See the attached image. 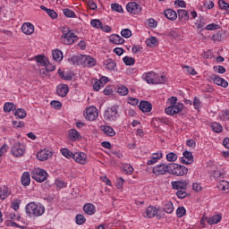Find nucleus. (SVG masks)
<instances>
[{
	"instance_id": "nucleus-36",
	"label": "nucleus",
	"mask_w": 229,
	"mask_h": 229,
	"mask_svg": "<svg viewBox=\"0 0 229 229\" xmlns=\"http://www.w3.org/2000/svg\"><path fill=\"white\" fill-rule=\"evenodd\" d=\"M15 109H16L15 104L12 102H7L4 106V112H6V113H10L12 112V110H15Z\"/></svg>"
},
{
	"instance_id": "nucleus-48",
	"label": "nucleus",
	"mask_w": 229,
	"mask_h": 229,
	"mask_svg": "<svg viewBox=\"0 0 229 229\" xmlns=\"http://www.w3.org/2000/svg\"><path fill=\"white\" fill-rule=\"evenodd\" d=\"M176 196L179 198V199H185L189 194L185 190H177Z\"/></svg>"
},
{
	"instance_id": "nucleus-1",
	"label": "nucleus",
	"mask_w": 229,
	"mask_h": 229,
	"mask_svg": "<svg viewBox=\"0 0 229 229\" xmlns=\"http://www.w3.org/2000/svg\"><path fill=\"white\" fill-rule=\"evenodd\" d=\"M62 40H64V44H65L66 46H71L72 44H74L76 42V40H78V36H76L74 34V32H72V30H71V29H69L68 27H63L62 29Z\"/></svg>"
},
{
	"instance_id": "nucleus-38",
	"label": "nucleus",
	"mask_w": 229,
	"mask_h": 229,
	"mask_svg": "<svg viewBox=\"0 0 229 229\" xmlns=\"http://www.w3.org/2000/svg\"><path fill=\"white\" fill-rule=\"evenodd\" d=\"M123 62L125 65L130 66V65H135V58L130 57L128 55L124 56L123 58Z\"/></svg>"
},
{
	"instance_id": "nucleus-3",
	"label": "nucleus",
	"mask_w": 229,
	"mask_h": 229,
	"mask_svg": "<svg viewBox=\"0 0 229 229\" xmlns=\"http://www.w3.org/2000/svg\"><path fill=\"white\" fill-rule=\"evenodd\" d=\"M169 167L170 174H174V176H185L189 173V168L176 163H170Z\"/></svg>"
},
{
	"instance_id": "nucleus-58",
	"label": "nucleus",
	"mask_w": 229,
	"mask_h": 229,
	"mask_svg": "<svg viewBox=\"0 0 229 229\" xmlns=\"http://www.w3.org/2000/svg\"><path fill=\"white\" fill-rule=\"evenodd\" d=\"M213 69L215 72H218V74H225L226 72V68L221 65L214 66Z\"/></svg>"
},
{
	"instance_id": "nucleus-59",
	"label": "nucleus",
	"mask_w": 229,
	"mask_h": 229,
	"mask_svg": "<svg viewBox=\"0 0 229 229\" xmlns=\"http://www.w3.org/2000/svg\"><path fill=\"white\" fill-rule=\"evenodd\" d=\"M121 35L122 37H123L124 38H130V37H131V30L130 29H123L121 31Z\"/></svg>"
},
{
	"instance_id": "nucleus-28",
	"label": "nucleus",
	"mask_w": 229,
	"mask_h": 229,
	"mask_svg": "<svg viewBox=\"0 0 229 229\" xmlns=\"http://www.w3.org/2000/svg\"><path fill=\"white\" fill-rule=\"evenodd\" d=\"M163 155L162 152L154 153L151 159L147 162L148 165H153L157 164L160 158H162Z\"/></svg>"
},
{
	"instance_id": "nucleus-49",
	"label": "nucleus",
	"mask_w": 229,
	"mask_h": 229,
	"mask_svg": "<svg viewBox=\"0 0 229 229\" xmlns=\"http://www.w3.org/2000/svg\"><path fill=\"white\" fill-rule=\"evenodd\" d=\"M102 87H105V84L101 82V81L97 80L96 82L93 84V90H95L96 92H99Z\"/></svg>"
},
{
	"instance_id": "nucleus-21",
	"label": "nucleus",
	"mask_w": 229,
	"mask_h": 229,
	"mask_svg": "<svg viewBox=\"0 0 229 229\" xmlns=\"http://www.w3.org/2000/svg\"><path fill=\"white\" fill-rule=\"evenodd\" d=\"M21 185H23V187H28L30 183H31V178L30 175V172H24L21 175Z\"/></svg>"
},
{
	"instance_id": "nucleus-29",
	"label": "nucleus",
	"mask_w": 229,
	"mask_h": 229,
	"mask_svg": "<svg viewBox=\"0 0 229 229\" xmlns=\"http://www.w3.org/2000/svg\"><path fill=\"white\" fill-rule=\"evenodd\" d=\"M40 9L43 10L44 12H46L47 13V15H49V17H51V19L58 18V13H56V12H55V10L47 9V7H46L44 5H40Z\"/></svg>"
},
{
	"instance_id": "nucleus-42",
	"label": "nucleus",
	"mask_w": 229,
	"mask_h": 229,
	"mask_svg": "<svg viewBox=\"0 0 229 229\" xmlns=\"http://www.w3.org/2000/svg\"><path fill=\"white\" fill-rule=\"evenodd\" d=\"M63 13L64 15H65V17H68L69 19H74V17H76V13H74V11L71 9H64Z\"/></svg>"
},
{
	"instance_id": "nucleus-11",
	"label": "nucleus",
	"mask_w": 229,
	"mask_h": 229,
	"mask_svg": "<svg viewBox=\"0 0 229 229\" xmlns=\"http://www.w3.org/2000/svg\"><path fill=\"white\" fill-rule=\"evenodd\" d=\"M98 115H99V113H98L96 107H89L86 110L87 121H96L98 119Z\"/></svg>"
},
{
	"instance_id": "nucleus-2",
	"label": "nucleus",
	"mask_w": 229,
	"mask_h": 229,
	"mask_svg": "<svg viewBox=\"0 0 229 229\" xmlns=\"http://www.w3.org/2000/svg\"><path fill=\"white\" fill-rule=\"evenodd\" d=\"M26 212L27 214H32L36 217H38L39 216H42L44 212H46V208L42 205H37L35 202H30L26 206Z\"/></svg>"
},
{
	"instance_id": "nucleus-52",
	"label": "nucleus",
	"mask_w": 229,
	"mask_h": 229,
	"mask_svg": "<svg viewBox=\"0 0 229 229\" xmlns=\"http://www.w3.org/2000/svg\"><path fill=\"white\" fill-rule=\"evenodd\" d=\"M187 214V210L184 207H179L176 210L177 217H183Z\"/></svg>"
},
{
	"instance_id": "nucleus-8",
	"label": "nucleus",
	"mask_w": 229,
	"mask_h": 229,
	"mask_svg": "<svg viewBox=\"0 0 229 229\" xmlns=\"http://www.w3.org/2000/svg\"><path fill=\"white\" fill-rule=\"evenodd\" d=\"M183 104L179 103L178 105L170 106L165 108V112L167 114V115H175V114H180V112L183 110Z\"/></svg>"
},
{
	"instance_id": "nucleus-53",
	"label": "nucleus",
	"mask_w": 229,
	"mask_h": 229,
	"mask_svg": "<svg viewBox=\"0 0 229 229\" xmlns=\"http://www.w3.org/2000/svg\"><path fill=\"white\" fill-rule=\"evenodd\" d=\"M214 42H221L223 40V31H218L216 34L212 36Z\"/></svg>"
},
{
	"instance_id": "nucleus-63",
	"label": "nucleus",
	"mask_w": 229,
	"mask_h": 229,
	"mask_svg": "<svg viewBox=\"0 0 229 229\" xmlns=\"http://www.w3.org/2000/svg\"><path fill=\"white\" fill-rule=\"evenodd\" d=\"M20 206H21V199H14V201L12 202V208H13V210H18Z\"/></svg>"
},
{
	"instance_id": "nucleus-10",
	"label": "nucleus",
	"mask_w": 229,
	"mask_h": 229,
	"mask_svg": "<svg viewBox=\"0 0 229 229\" xmlns=\"http://www.w3.org/2000/svg\"><path fill=\"white\" fill-rule=\"evenodd\" d=\"M172 188L174 191H187V187H189V181H174L171 182Z\"/></svg>"
},
{
	"instance_id": "nucleus-62",
	"label": "nucleus",
	"mask_w": 229,
	"mask_h": 229,
	"mask_svg": "<svg viewBox=\"0 0 229 229\" xmlns=\"http://www.w3.org/2000/svg\"><path fill=\"white\" fill-rule=\"evenodd\" d=\"M221 121H229V109H225L220 115Z\"/></svg>"
},
{
	"instance_id": "nucleus-45",
	"label": "nucleus",
	"mask_w": 229,
	"mask_h": 229,
	"mask_svg": "<svg viewBox=\"0 0 229 229\" xmlns=\"http://www.w3.org/2000/svg\"><path fill=\"white\" fill-rule=\"evenodd\" d=\"M167 162H176L178 160V155L174 152H170L166 155Z\"/></svg>"
},
{
	"instance_id": "nucleus-13",
	"label": "nucleus",
	"mask_w": 229,
	"mask_h": 229,
	"mask_svg": "<svg viewBox=\"0 0 229 229\" xmlns=\"http://www.w3.org/2000/svg\"><path fill=\"white\" fill-rule=\"evenodd\" d=\"M12 153L13 157H22L24 155V149H22V145L20 142L14 143L12 147Z\"/></svg>"
},
{
	"instance_id": "nucleus-14",
	"label": "nucleus",
	"mask_w": 229,
	"mask_h": 229,
	"mask_svg": "<svg viewBox=\"0 0 229 229\" xmlns=\"http://www.w3.org/2000/svg\"><path fill=\"white\" fill-rule=\"evenodd\" d=\"M69 93V86L67 84H59L56 87V94L60 96V98H65Z\"/></svg>"
},
{
	"instance_id": "nucleus-60",
	"label": "nucleus",
	"mask_w": 229,
	"mask_h": 229,
	"mask_svg": "<svg viewBox=\"0 0 229 229\" xmlns=\"http://www.w3.org/2000/svg\"><path fill=\"white\" fill-rule=\"evenodd\" d=\"M43 67L46 68L47 72H53V71H55V69H56V67L55 65H53L49 63V60H47V62L46 63V64Z\"/></svg>"
},
{
	"instance_id": "nucleus-25",
	"label": "nucleus",
	"mask_w": 229,
	"mask_h": 229,
	"mask_svg": "<svg viewBox=\"0 0 229 229\" xmlns=\"http://www.w3.org/2000/svg\"><path fill=\"white\" fill-rule=\"evenodd\" d=\"M109 41L112 42V44H116V45L124 44V38H123L121 36L117 34H112L109 37Z\"/></svg>"
},
{
	"instance_id": "nucleus-61",
	"label": "nucleus",
	"mask_w": 229,
	"mask_h": 229,
	"mask_svg": "<svg viewBox=\"0 0 229 229\" xmlns=\"http://www.w3.org/2000/svg\"><path fill=\"white\" fill-rule=\"evenodd\" d=\"M51 106H53L55 110H60L62 108V102L58 100H53L50 103Z\"/></svg>"
},
{
	"instance_id": "nucleus-24",
	"label": "nucleus",
	"mask_w": 229,
	"mask_h": 229,
	"mask_svg": "<svg viewBox=\"0 0 229 229\" xmlns=\"http://www.w3.org/2000/svg\"><path fill=\"white\" fill-rule=\"evenodd\" d=\"M158 210H160V208L157 209L156 207L148 206L146 210L147 217L152 219V217H155V216L158 214Z\"/></svg>"
},
{
	"instance_id": "nucleus-16",
	"label": "nucleus",
	"mask_w": 229,
	"mask_h": 229,
	"mask_svg": "<svg viewBox=\"0 0 229 229\" xmlns=\"http://www.w3.org/2000/svg\"><path fill=\"white\" fill-rule=\"evenodd\" d=\"M21 31L25 35H33L35 32V26L30 22H26L21 26Z\"/></svg>"
},
{
	"instance_id": "nucleus-4",
	"label": "nucleus",
	"mask_w": 229,
	"mask_h": 229,
	"mask_svg": "<svg viewBox=\"0 0 229 229\" xmlns=\"http://www.w3.org/2000/svg\"><path fill=\"white\" fill-rule=\"evenodd\" d=\"M118 108H119V106L117 105L112 106L111 107H107V109L104 112L105 121H109V122L117 121V118L119 117L118 111H117Z\"/></svg>"
},
{
	"instance_id": "nucleus-46",
	"label": "nucleus",
	"mask_w": 229,
	"mask_h": 229,
	"mask_svg": "<svg viewBox=\"0 0 229 229\" xmlns=\"http://www.w3.org/2000/svg\"><path fill=\"white\" fill-rule=\"evenodd\" d=\"M165 75L156 76L154 79V84H164L165 83Z\"/></svg>"
},
{
	"instance_id": "nucleus-33",
	"label": "nucleus",
	"mask_w": 229,
	"mask_h": 229,
	"mask_svg": "<svg viewBox=\"0 0 229 229\" xmlns=\"http://www.w3.org/2000/svg\"><path fill=\"white\" fill-rule=\"evenodd\" d=\"M163 212H165V214H173V212H174V206H173V202H167L165 204Z\"/></svg>"
},
{
	"instance_id": "nucleus-19",
	"label": "nucleus",
	"mask_w": 229,
	"mask_h": 229,
	"mask_svg": "<svg viewBox=\"0 0 229 229\" xmlns=\"http://www.w3.org/2000/svg\"><path fill=\"white\" fill-rule=\"evenodd\" d=\"M164 15L169 21H176L178 19V13L173 9H166L164 11Z\"/></svg>"
},
{
	"instance_id": "nucleus-44",
	"label": "nucleus",
	"mask_w": 229,
	"mask_h": 229,
	"mask_svg": "<svg viewBox=\"0 0 229 229\" xmlns=\"http://www.w3.org/2000/svg\"><path fill=\"white\" fill-rule=\"evenodd\" d=\"M157 42H158V40L157 39L156 37L153 36L146 40L147 46H148L149 47L157 46Z\"/></svg>"
},
{
	"instance_id": "nucleus-54",
	"label": "nucleus",
	"mask_w": 229,
	"mask_h": 229,
	"mask_svg": "<svg viewBox=\"0 0 229 229\" xmlns=\"http://www.w3.org/2000/svg\"><path fill=\"white\" fill-rule=\"evenodd\" d=\"M111 8L114 12H117L118 13H123L124 11L123 10V6L119 4H112Z\"/></svg>"
},
{
	"instance_id": "nucleus-50",
	"label": "nucleus",
	"mask_w": 229,
	"mask_h": 229,
	"mask_svg": "<svg viewBox=\"0 0 229 229\" xmlns=\"http://www.w3.org/2000/svg\"><path fill=\"white\" fill-rule=\"evenodd\" d=\"M218 189H220V191H226L229 192V182L226 181H222L218 185Z\"/></svg>"
},
{
	"instance_id": "nucleus-7",
	"label": "nucleus",
	"mask_w": 229,
	"mask_h": 229,
	"mask_svg": "<svg viewBox=\"0 0 229 229\" xmlns=\"http://www.w3.org/2000/svg\"><path fill=\"white\" fill-rule=\"evenodd\" d=\"M171 172V167L169 166V164L165 165V164L162 163L160 165H156L152 173L156 174V176H160V174H165V173Z\"/></svg>"
},
{
	"instance_id": "nucleus-17",
	"label": "nucleus",
	"mask_w": 229,
	"mask_h": 229,
	"mask_svg": "<svg viewBox=\"0 0 229 229\" xmlns=\"http://www.w3.org/2000/svg\"><path fill=\"white\" fill-rule=\"evenodd\" d=\"M139 108L141 110V112L147 113L153 110V105L149 101L141 100L140 102Z\"/></svg>"
},
{
	"instance_id": "nucleus-22",
	"label": "nucleus",
	"mask_w": 229,
	"mask_h": 229,
	"mask_svg": "<svg viewBox=\"0 0 229 229\" xmlns=\"http://www.w3.org/2000/svg\"><path fill=\"white\" fill-rule=\"evenodd\" d=\"M69 62L72 64V65H82L83 64V55H72Z\"/></svg>"
},
{
	"instance_id": "nucleus-39",
	"label": "nucleus",
	"mask_w": 229,
	"mask_h": 229,
	"mask_svg": "<svg viewBox=\"0 0 229 229\" xmlns=\"http://www.w3.org/2000/svg\"><path fill=\"white\" fill-rule=\"evenodd\" d=\"M57 74H59V78H61L62 80H64L65 81H71V80H72V75L71 74L64 75L62 69H59L57 71Z\"/></svg>"
},
{
	"instance_id": "nucleus-43",
	"label": "nucleus",
	"mask_w": 229,
	"mask_h": 229,
	"mask_svg": "<svg viewBox=\"0 0 229 229\" xmlns=\"http://www.w3.org/2000/svg\"><path fill=\"white\" fill-rule=\"evenodd\" d=\"M182 155L186 158V160L190 161V164H192L194 162V156L192 155V152L185 150Z\"/></svg>"
},
{
	"instance_id": "nucleus-47",
	"label": "nucleus",
	"mask_w": 229,
	"mask_h": 229,
	"mask_svg": "<svg viewBox=\"0 0 229 229\" xmlns=\"http://www.w3.org/2000/svg\"><path fill=\"white\" fill-rule=\"evenodd\" d=\"M128 88L126 86H121L117 89V93L119 96H128Z\"/></svg>"
},
{
	"instance_id": "nucleus-15",
	"label": "nucleus",
	"mask_w": 229,
	"mask_h": 229,
	"mask_svg": "<svg viewBox=\"0 0 229 229\" xmlns=\"http://www.w3.org/2000/svg\"><path fill=\"white\" fill-rule=\"evenodd\" d=\"M73 160L78 164L85 165L87 164V154L83 152H76L73 155Z\"/></svg>"
},
{
	"instance_id": "nucleus-31",
	"label": "nucleus",
	"mask_w": 229,
	"mask_h": 229,
	"mask_svg": "<svg viewBox=\"0 0 229 229\" xmlns=\"http://www.w3.org/2000/svg\"><path fill=\"white\" fill-rule=\"evenodd\" d=\"M104 65L106 66V69H107V71H114V69H115V67L117 66L115 62H114V60L112 59H107L104 61Z\"/></svg>"
},
{
	"instance_id": "nucleus-37",
	"label": "nucleus",
	"mask_w": 229,
	"mask_h": 229,
	"mask_svg": "<svg viewBox=\"0 0 229 229\" xmlns=\"http://www.w3.org/2000/svg\"><path fill=\"white\" fill-rule=\"evenodd\" d=\"M211 129L215 133H221V131H223V126L217 123H212Z\"/></svg>"
},
{
	"instance_id": "nucleus-64",
	"label": "nucleus",
	"mask_w": 229,
	"mask_h": 229,
	"mask_svg": "<svg viewBox=\"0 0 229 229\" xmlns=\"http://www.w3.org/2000/svg\"><path fill=\"white\" fill-rule=\"evenodd\" d=\"M24 122L13 121V128H24Z\"/></svg>"
},
{
	"instance_id": "nucleus-55",
	"label": "nucleus",
	"mask_w": 229,
	"mask_h": 229,
	"mask_svg": "<svg viewBox=\"0 0 229 229\" xmlns=\"http://www.w3.org/2000/svg\"><path fill=\"white\" fill-rule=\"evenodd\" d=\"M221 28V26H219V24L216 23H211L206 26L205 30H207V31H213V30H219Z\"/></svg>"
},
{
	"instance_id": "nucleus-23",
	"label": "nucleus",
	"mask_w": 229,
	"mask_h": 229,
	"mask_svg": "<svg viewBox=\"0 0 229 229\" xmlns=\"http://www.w3.org/2000/svg\"><path fill=\"white\" fill-rule=\"evenodd\" d=\"M100 130L106 134L108 135V137H115V131H114V128L108 125H102L100 126Z\"/></svg>"
},
{
	"instance_id": "nucleus-57",
	"label": "nucleus",
	"mask_w": 229,
	"mask_h": 229,
	"mask_svg": "<svg viewBox=\"0 0 229 229\" xmlns=\"http://www.w3.org/2000/svg\"><path fill=\"white\" fill-rule=\"evenodd\" d=\"M75 219H76L77 225H83V224H85V221H87L85 216H83V215H81V214L77 215Z\"/></svg>"
},
{
	"instance_id": "nucleus-41",
	"label": "nucleus",
	"mask_w": 229,
	"mask_h": 229,
	"mask_svg": "<svg viewBox=\"0 0 229 229\" xmlns=\"http://www.w3.org/2000/svg\"><path fill=\"white\" fill-rule=\"evenodd\" d=\"M36 62L38 64H40V65H42V67H44L47 62V59L46 56L42 55H38L36 56Z\"/></svg>"
},
{
	"instance_id": "nucleus-51",
	"label": "nucleus",
	"mask_w": 229,
	"mask_h": 229,
	"mask_svg": "<svg viewBox=\"0 0 229 229\" xmlns=\"http://www.w3.org/2000/svg\"><path fill=\"white\" fill-rule=\"evenodd\" d=\"M90 24L93 28H97L98 30H101V26L103 25L101 21L98 19L91 20Z\"/></svg>"
},
{
	"instance_id": "nucleus-56",
	"label": "nucleus",
	"mask_w": 229,
	"mask_h": 229,
	"mask_svg": "<svg viewBox=\"0 0 229 229\" xmlns=\"http://www.w3.org/2000/svg\"><path fill=\"white\" fill-rule=\"evenodd\" d=\"M10 196V191H8V187H4L2 191V194H0V199H6Z\"/></svg>"
},
{
	"instance_id": "nucleus-40",
	"label": "nucleus",
	"mask_w": 229,
	"mask_h": 229,
	"mask_svg": "<svg viewBox=\"0 0 229 229\" xmlns=\"http://www.w3.org/2000/svg\"><path fill=\"white\" fill-rule=\"evenodd\" d=\"M61 153L65 158H73L74 159V153H72L69 148H62Z\"/></svg>"
},
{
	"instance_id": "nucleus-12",
	"label": "nucleus",
	"mask_w": 229,
	"mask_h": 229,
	"mask_svg": "<svg viewBox=\"0 0 229 229\" xmlns=\"http://www.w3.org/2000/svg\"><path fill=\"white\" fill-rule=\"evenodd\" d=\"M51 157H53V152H51L50 150H47V149L40 150L37 154V158L40 162H44V161L47 160L48 158H51Z\"/></svg>"
},
{
	"instance_id": "nucleus-30",
	"label": "nucleus",
	"mask_w": 229,
	"mask_h": 229,
	"mask_svg": "<svg viewBox=\"0 0 229 229\" xmlns=\"http://www.w3.org/2000/svg\"><path fill=\"white\" fill-rule=\"evenodd\" d=\"M52 56L55 62H62L64 60V53L58 49L53 51Z\"/></svg>"
},
{
	"instance_id": "nucleus-9",
	"label": "nucleus",
	"mask_w": 229,
	"mask_h": 229,
	"mask_svg": "<svg viewBox=\"0 0 229 229\" xmlns=\"http://www.w3.org/2000/svg\"><path fill=\"white\" fill-rule=\"evenodd\" d=\"M126 10L129 13H132L133 15H137L142 12V7L139 5L136 2H130L126 5Z\"/></svg>"
},
{
	"instance_id": "nucleus-27",
	"label": "nucleus",
	"mask_w": 229,
	"mask_h": 229,
	"mask_svg": "<svg viewBox=\"0 0 229 229\" xmlns=\"http://www.w3.org/2000/svg\"><path fill=\"white\" fill-rule=\"evenodd\" d=\"M68 133L70 140H72L73 142L81 139V135L79 131H76V129H71Z\"/></svg>"
},
{
	"instance_id": "nucleus-20",
	"label": "nucleus",
	"mask_w": 229,
	"mask_h": 229,
	"mask_svg": "<svg viewBox=\"0 0 229 229\" xmlns=\"http://www.w3.org/2000/svg\"><path fill=\"white\" fill-rule=\"evenodd\" d=\"M83 210L88 216H94V214H96V206L90 203L85 204L83 206Z\"/></svg>"
},
{
	"instance_id": "nucleus-34",
	"label": "nucleus",
	"mask_w": 229,
	"mask_h": 229,
	"mask_svg": "<svg viewBox=\"0 0 229 229\" xmlns=\"http://www.w3.org/2000/svg\"><path fill=\"white\" fill-rule=\"evenodd\" d=\"M222 219V216L220 215H215L208 220V224L209 225H217V223H220Z\"/></svg>"
},
{
	"instance_id": "nucleus-32",
	"label": "nucleus",
	"mask_w": 229,
	"mask_h": 229,
	"mask_svg": "<svg viewBox=\"0 0 229 229\" xmlns=\"http://www.w3.org/2000/svg\"><path fill=\"white\" fill-rule=\"evenodd\" d=\"M145 74H146L145 80H146L147 83L155 85V78L157 76V75H155V72H148V73H145Z\"/></svg>"
},
{
	"instance_id": "nucleus-26",
	"label": "nucleus",
	"mask_w": 229,
	"mask_h": 229,
	"mask_svg": "<svg viewBox=\"0 0 229 229\" xmlns=\"http://www.w3.org/2000/svg\"><path fill=\"white\" fill-rule=\"evenodd\" d=\"M177 15H178V19L179 21H189L190 16H189V12H187V10L185 9H179L177 11Z\"/></svg>"
},
{
	"instance_id": "nucleus-35",
	"label": "nucleus",
	"mask_w": 229,
	"mask_h": 229,
	"mask_svg": "<svg viewBox=\"0 0 229 229\" xmlns=\"http://www.w3.org/2000/svg\"><path fill=\"white\" fill-rule=\"evenodd\" d=\"M14 115L19 119H24L26 115H28V114L26 113V110H24V108H18L16 109Z\"/></svg>"
},
{
	"instance_id": "nucleus-18",
	"label": "nucleus",
	"mask_w": 229,
	"mask_h": 229,
	"mask_svg": "<svg viewBox=\"0 0 229 229\" xmlns=\"http://www.w3.org/2000/svg\"><path fill=\"white\" fill-rule=\"evenodd\" d=\"M82 65H84V67H94V65H96V59L90 57V55H83Z\"/></svg>"
},
{
	"instance_id": "nucleus-6",
	"label": "nucleus",
	"mask_w": 229,
	"mask_h": 229,
	"mask_svg": "<svg viewBox=\"0 0 229 229\" xmlns=\"http://www.w3.org/2000/svg\"><path fill=\"white\" fill-rule=\"evenodd\" d=\"M208 81H213L215 85H218L219 87H223L224 89H226V87H228V81L219 77V75L216 73H213L210 76H208Z\"/></svg>"
},
{
	"instance_id": "nucleus-5",
	"label": "nucleus",
	"mask_w": 229,
	"mask_h": 229,
	"mask_svg": "<svg viewBox=\"0 0 229 229\" xmlns=\"http://www.w3.org/2000/svg\"><path fill=\"white\" fill-rule=\"evenodd\" d=\"M32 179L42 183L47 180V172L46 170L38 168L32 172Z\"/></svg>"
}]
</instances>
